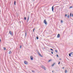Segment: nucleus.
<instances>
[{
	"label": "nucleus",
	"instance_id": "1",
	"mask_svg": "<svg viewBox=\"0 0 73 73\" xmlns=\"http://www.w3.org/2000/svg\"><path fill=\"white\" fill-rule=\"evenodd\" d=\"M41 68H42V69H44V70H46V68H45V67H44V66H41Z\"/></svg>",
	"mask_w": 73,
	"mask_h": 73
},
{
	"label": "nucleus",
	"instance_id": "2",
	"mask_svg": "<svg viewBox=\"0 0 73 73\" xmlns=\"http://www.w3.org/2000/svg\"><path fill=\"white\" fill-rule=\"evenodd\" d=\"M24 63L26 65H27L28 64V62L26 61H24Z\"/></svg>",
	"mask_w": 73,
	"mask_h": 73
},
{
	"label": "nucleus",
	"instance_id": "3",
	"mask_svg": "<svg viewBox=\"0 0 73 73\" xmlns=\"http://www.w3.org/2000/svg\"><path fill=\"white\" fill-rule=\"evenodd\" d=\"M38 54L39 55V56H40V57H42V55H41V54H40V53L39 52H38Z\"/></svg>",
	"mask_w": 73,
	"mask_h": 73
},
{
	"label": "nucleus",
	"instance_id": "4",
	"mask_svg": "<svg viewBox=\"0 0 73 73\" xmlns=\"http://www.w3.org/2000/svg\"><path fill=\"white\" fill-rule=\"evenodd\" d=\"M44 24H47V22H46V20H44Z\"/></svg>",
	"mask_w": 73,
	"mask_h": 73
},
{
	"label": "nucleus",
	"instance_id": "5",
	"mask_svg": "<svg viewBox=\"0 0 73 73\" xmlns=\"http://www.w3.org/2000/svg\"><path fill=\"white\" fill-rule=\"evenodd\" d=\"M54 9V6H52V11L53 12V10Z\"/></svg>",
	"mask_w": 73,
	"mask_h": 73
},
{
	"label": "nucleus",
	"instance_id": "6",
	"mask_svg": "<svg viewBox=\"0 0 73 73\" xmlns=\"http://www.w3.org/2000/svg\"><path fill=\"white\" fill-rule=\"evenodd\" d=\"M9 33L11 35H12V33L11 31H10L9 32Z\"/></svg>",
	"mask_w": 73,
	"mask_h": 73
},
{
	"label": "nucleus",
	"instance_id": "7",
	"mask_svg": "<svg viewBox=\"0 0 73 73\" xmlns=\"http://www.w3.org/2000/svg\"><path fill=\"white\" fill-rule=\"evenodd\" d=\"M57 38H59L60 37V34H58L57 36Z\"/></svg>",
	"mask_w": 73,
	"mask_h": 73
},
{
	"label": "nucleus",
	"instance_id": "8",
	"mask_svg": "<svg viewBox=\"0 0 73 73\" xmlns=\"http://www.w3.org/2000/svg\"><path fill=\"white\" fill-rule=\"evenodd\" d=\"M31 60H33V56H31Z\"/></svg>",
	"mask_w": 73,
	"mask_h": 73
},
{
	"label": "nucleus",
	"instance_id": "9",
	"mask_svg": "<svg viewBox=\"0 0 73 73\" xmlns=\"http://www.w3.org/2000/svg\"><path fill=\"white\" fill-rule=\"evenodd\" d=\"M16 1H14V5H16Z\"/></svg>",
	"mask_w": 73,
	"mask_h": 73
},
{
	"label": "nucleus",
	"instance_id": "10",
	"mask_svg": "<svg viewBox=\"0 0 73 73\" xmlns=\"http://www.w3.org/2000/svg\"><path fill=\"white\" fill-rule=\"evenodd\" d=\"M29 15L28 19H27V21H28V20H29Z\"/></svg>",
	"mask_w": 73,
	"mask_h": 73
},
{
	"label": "nucleus",
	"instance_id": "11",
	"mask_svg": "<svg viewBox=\"0 0 73 73\" xmlns=\"http://www.w3.org/2000/svg\"><path fill=\"white\" fill-rule=\"evenodd\" d=\"M11 53H12V52H11V51H10L9 52V54H11Z\"/></svg>",
	"mask_w": 73,
	"mask_h": 73
},
{
	"label": "nucleus",
	"instance_id": "12",
	"mask_svg": "<svg viewBox=\"0 0 73 73\" xmlns=\"http://www.w3.org/2000/svg\"><path fill=\"white\" fill-rule=\"evenodd\" d=\"M65 73H67V70H65Z\"/></svg>",
	"mask_w": 73,
	"mask_h": 73
},
{
	"label": "nucleus",
	"instance_id": "13",
	"mask_svg": "<svg viewBox=\"0 0 73 73\" xmlns=\"http://www.w3.org/2000/svg\"><path fill=\"white\" fill-rule=\"evenodd\" d=\"M54 63L53 64H52V66H53L54 65Z\"/></svg>",
	"mask_w": 73,
	"mask_h": 73
},
{
	"label": "nucleus",
	"instance_id": "14",
	"mask_svg": "<svg viewBox=\"0 0 73 73\" xmlns=\"http://www.w3.org/2000/svg\"><path fill=\"white\" fill-rule=\"evenodd\" d=\"M69 56H70V57H71V54H69Z\"/></svg>",
	"mask_w": 73,
	"mask_h": 73
},
{
	"label": "nucleus",
	"instance_id": "15",
	"mask_svg": "<svg viewBox=\"0 0 73 73\" xmlns=\"http://www.w3.org/2000/svg\"><path fill=\"white\" fill-rule=\"evenodd\" d=\"M36 38L37 40H38V36H36Z\"/></svg>",
	"mask_w": 73,
	"mask_h": 73
},
{
	"label": "nucleus",
	"instance_id": "16",
	"mask_svg": "<svg viewBox=\"0 0 73 73\" xmlns=\"http://www.w3.org/2000/svg\"><path fill=\"white\" fill-rule=\"evenodd\" d=\"M67 17H68V18H69V15H68L67 16Z\"/></svg>",
	"mask_w": 73,
	"mask_h": 73
},
{
	"label": "nucleus",
	"instance_id": "17",
	"mask_svg": "<svg viewBox=\"0 0 73 73\" xmlns=\"http://www.w3.org/2000/svg\"><path fill=\"white\" fill-rule=\"evenodd\" d=\"M72 16V13H70V17H71V16Z\"/></svg>",
	"mask_w": 73,
	"mask_h": 73
},
{
	"label": "nucleus",
	"instance_id": "18",
	"mask_svg": "<svg viewBox=\"0 0 73 73\" xmlns=\"http://www.w3.org/2000/svg\"><path fill=\"white\" fill-rule=\"evenodd\" d=\"M3 49H4L5 50H6V48H5V47H4V48H3Z\"/></svg>",
	"mask_w": 73,
	"mask_h": 73
},
{
	"label": "nucleus",
	"instance_id": "19",
	"mask_svg": "<svg viewBox=\"0 0 73 73\" xmlns=\"http://www.w3.org/2000/svg\"><path fill=\"white\" fill-rule=\"evenodd\" d=\"M25 36H27V33H25Z\"/></svg>",
	"mask_w": 73,
	"mask_h": 73
},
{
	"label": "nucleus",
	"instance_id": "20",
	"mask_svg": "<svg viewBox=\"0 0 73 73\" xmlns=\"http://www.w3.org/2000/svg\"><path fill=\"white\" fill-rule=\"evenodd\" d=\"M61 23H63V21H62V20L61 21Z\"/></svg>",
	"mask_w": 73,
	"mask_h": 73
},
{
	"label": "nucleus",
	"instance_id": "21",
	"mask_svg": "<svg viewBox=\"0 0 73 73\" xmlns=\"http://www.w3.org/2000/svg\"><path fill=\"white\" fill-rule=\"evenodd\" d=\"M50 50H52V51H53V49H52V48H50Z\"/></svg>",
	"mask_w": 73,
	"mask_h": 73
},
{
	"label": "nucleus",
	"instance_id": "22",
	"mask_svg": "<svg viewBox=\"0 0 73 73\" xmlns=\"http://www.w3.org/2000/svg\"><path fill=\"white\" fill-rule=\"evenodd\" d=\"M22 48V46L21 45L20 46V48Z\"/></svg>",
	"mask_w": 73,
	"mask_h": 73
},
{
	"label": "nucleus",
	"instance_id": "23",
	"mask_svg": "<svg viewBox=\"0 0 73 73\" xmlns=\"http://www.w3.org/2000/svg\"><path fill=\"white\" fill-rule=\"evenodd\" d=\"M72 6H71L69 8H72Z\"/></svg>",
	"mask_w": 73,
	"mask_h": 73
},
{
	"label": "nucleus",
	"instance_id": "24",
	"mask_svg": "<svg viewBox=\"0 0 73 73\" xmlns=\"http://www.w3.org/2000/svg\"><path fill=\"white\" fill-rule=\"evenodd\" d=\"M66 16H67V14H65V17H66Z\"/></svg>",
	"mask_w": 73,
	"mask_h": 73
},
{
	"label": "nucleus",
	"instance_id": "25",
	"mask_svg": "<svg viewBox=\"0 0 73 73\" xmlns=\"http://www.w3.org/2000/svg\"><path fill=\"white\" fill-rule=\"evenodd\" d=\"M55 52H56V53H57V50H55Z\"/></svg>",
	"mask_w": 73,
	"mask_h": 73
},
{
	"label": "nucleus",
	"instance_id": "26",
	"mask_svg": "<svg viewBox=\"0 0 73 73\" xmlns=\"http://www.w3.org/2000/svg\"><path fill=\"white\" fill-rule=\"evenodd\" d=\"M72 53H73V52H72L70 53V54H72Z\"/></svg>",
	"mask_w": 73,
	"mask_h": 73
},
{
	"label": "nucleus",
	"instance_id": "27",
	"mask_svg": "<svg viewBox=\"0 0 73 73\" xmlns=\"http://www.w3.org/2000/svg\"><path fill=\"white\" fill-rule=\"evenodd\" d=\"M51 53L52 54H53V52H52V51L51 52Z\"/></svg>",
	"mask_w": 73,
	"mask_h": 73
},
{
	"label": "nucleus",
	"instance_id": "28",
	"mask_svg": "<svg viewBox=\"0 0 73 73\" xmlns=\"http://www.w3.org/2000/svg\"><path fill=\"white\" fill-rule=\"evenodd\" d=\"M24 19H25V20H26V17H25V18H24Z\"/></svg>",
	"mask_w": 73,
	"mask_h": 73
},
{
	"label": "nucleus",
	"instance_id": "29",
	"mask_svg": "<svg viewBox=\"0 0 73 73\" xmlns=\"http://www.w3.org/2000/svg\"><path fill=\"white\" fill-rule=\"evenodd\" d=\"M32 72H33H33H35V71L33 70H32Z\"/></svg>",
	"mask_w": 73,
	"mask_h": 73
},
{
	"label": "nucleus",
	"instance_id": "30",
	"mask_svg": "<svg viewBox=\"0 0 73 73\" xmlns=\"http://www.w3.org/2000/svg\"><path fill=\"white\" fill-rule=\"evenodd\" d=\"M56 56L57 57H58V55H56Z\"/></svg>",
	"mask_w": 73,
	"mask_h": 73
},
{
	"label": "nucleus",
	"instance_id": "31",
	"mask_svg": "<svg viewBox=\"0 0 73 73\" xmlns=\"http://www.w3.org/2000/svg\"><path fill=\"white\" fill-rule=\"evenodd\" d=\"M51 61V60H48V62H50V61Z\"/></svg>",
	"mask_w": 73,
	"mask_h": 73
},
{
	"label": "nucleus",
	"instance_id": "32",
	"mask_svg": "<svg viewBox=\"0 0 73 73\" xmlns=\"http://www.w3.org/2000/svg\"><path fill=\"white\" fill-rule=\"evenodd\" d=\"M35 29H34L33 30V32H34V31H35Z\"/></svg>",
	"mask_w": 73,
	"mask_h": 73
},
{
	"label": "nucleus",
	"instance_id": "33",
	"mask_svg": "<svg viewBox=\"0 0 73 73\" xmlns=\"http://www.w3.org/2000/svg\"><path fill=\"white\" fill-rule=\"evenodd\" d=\"M72 17H73V14H72Z\"/></svg>",
	"mask_w": 73,
	"mask_h": 73
},
{
	"label": "nucleus",
	"instance_id": "34",
	"mask_svg": "<svg viewBox=\"0 0 73 73\" xmlns=\"http://www.w3.org/2000/svg\"><path fill=\"white\" fill-rule=\"evenodd\" d=\"M60 62H59V63H58V64H60Z\"/></svg>",
	"mask_w": 73,
	"mask_h": 73
},
{
	"label": "nucleus",
	"instance_id": "35",
	"mask_svg": "<svg viewBox=\"0 0 73 73\" xmlns=\"http://www.w3.org/2000/svg\"><path fill=\"white\" fill-rule=\"evenodd\" d=\"M1 39H0V42H1Z\"/></svg>",
	"mask_w": 73,
	"mask_h": 73
},
{
	"label": "nucleus",
	"instance_id": "36",
	"mask_svg": "<svg viewBox=\"0 0 73 73\" xmlns=\"http://www.w3.org/2000/svg\"><path fill=\"white\" fill-rule=\"evenodd\" d=\"M64 67H63V68H62V69H64Z\"/></svg>",
	"mask_w": 73,
	"mask_h": 73
},
{
	"label": "nucleus",
	"instance_id": "37",
	"mask_svg": "<svg viewBox=\"0 0 73 73\" xmlns=\"http://www.w3.org/2000/svg\"><path fill=\"white\" fill-rule=\"evenodd\" d=\"M52 73H53V71H52Z\"/></svg>",
	"mask_w": 73,
	"mask_h": 73
},
{
	"label": "nucleus",
	"instance_id": "38",
	"mask_svg": "<svg viewBox=\"0 0 73 73\" xmlns=\"http://www.w3.org/2000/svg\"><path fill=\"white\" fill-rule=\"evenodd\" d=\"M59 60H61V59H60Z\"/></svg>",
	"mask_w": 73,
	"mask_h": 73
},
{
	"label": "nucleus",
	"instance_id": "39",
	"mask_svg": "<svg viewBox=\"0 0 73 73\" xmlns=\"http://www.w3.org/2000/svg\"><path fill=\"white\" fill-rule=\"evenodd\" d=\"M43 49H45V48H43Z\"/></svg>",
	"mask_w": 73,
	"mask_h": 73
}]
</instances>
